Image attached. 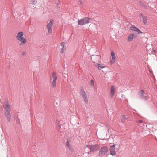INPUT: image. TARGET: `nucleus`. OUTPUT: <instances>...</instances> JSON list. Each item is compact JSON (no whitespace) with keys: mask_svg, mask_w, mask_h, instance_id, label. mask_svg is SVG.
Here are the masks:
<instances>
[{"mask_svg":"<svg viewBox=\"0 0 157 157\" xmlns=\"http://www.w3.org/2000/svg\"><path fill=\"white\" fill-rule=\"evenodd\" d=\"M142 121L141 120H139V121H138V122L140 123H142Z\"/></svg>","mask_w":157,"mask_h":157,"instance_id":"c85d7f7f","label":"nucleus"},{"mask_svg":"<svg viewBox=\"0 0 157 157\" xmlns=\"http://www.w3.org/2000/svg\"><path fill=\"white\" fill-rule=\"evenodd\" d=\"M52 76L53 78L52 81H56L57 79V77L55 72H53L52 73Z\"/></svg>","mask_w":157,"mask_h":157,"instance_id":"4468645a","label":"nucleus"},{"mask_svg":"<svg viewBox=\"0 0 157 157\" xmlns=\"http://www.w3.org/2000/svg\"><path fill=\"white\" fill-rule=\"evenodd\" d=\"M23 36L24 33L22 32H18L16 36V38L20 42V45H24L27 42V40Z\"/></svg>","mask_w":157,"mask_h":157,"instance_id":"f257e3e1","label":"nucleus"},{"mask_svg":"<svg viewBox=\"0 0 157 157\" xmlns=\"http://www.w3.org/2000/svg\"><path fill=\"white\" fill-rule=\"evenodd\" d=\"M116 90V89L113 85L111 86L110 89V95L112 97L113 96Z\"/></svg>","mask_w":157,"mask_h":157,"instance_id":"f8f14e48","label":"nucleus"},{"mask_svg":"<svg viewBox=\"0 0 157 157\" xmlns=\"http://www.w3.org/2000/svg\"><path fill=\"white\" fill-rule=\"evenodd\" d=\"M98 56H93L92 57H91V59L93 62L95 63L97 61V59L98 58Z\"/></svg>","mask_w":157,"mask_h":157,"instance_id":"2eb2a0df","label":"nucleus"},{"mask_svg":"<svg viewBox=\"0 0 157 157\" xmlns=\"http://www.w3.org/2000/svg\"><path fill=\"white\" fill-rule=\"evenodd\" d=\"M153 52L155 53H156L157 51L155 49L153 50Z\"/></svg>","mask_w":157,"mask_h":157,"instance_id":"c756f323","label":"nucleus"},{"mask_svg":"<svg viewBox=\"0 0 157 157\" xmlns=\"http://www.w3.org/2000/svg\"><path fill=\"white\" fill-rule=\"evenodd\" d=\"M140 19L142 21L144 25H146L147 23V17L146 16L143 15L142 14H140L139 15Z\"/></svg>","mask_w":157,"mask_h":157,"instance_id":"0eeeda50","label":"nucleus"},{"mask_svg":"<svg viewBox=\"0 0 157 157\" xmlns=\"http://www.w3.org/2000/svg\"><path fill=\"white\" fill-rule=\"evenodd\" d=\"M10 109H9L5 110L4 115L6 117L8 121L10 122L11 119V115L10 114Z\"/></svg>","mask_w":157,"mask_h":157,"instance_id":"423d86ee","label":"nucleus"},{"mask_svg":"<svg viewBox=\"0 0 157 157\" xmlns=\"http://www.w3.org/2000/svg\"><path fill=\"white\" fill-rule=\"evenodd\" d=\"M137 36V35L135 33H131L128 35L127 39V40L128 42L132 41L133 39L136 38Z\"/></svg>","mask_w":157,"mask_h":157,"instance_id":"9d476101","label":"nucleus"},{"mask_svg":"<svg viewBox=\"0 0 157 157\" xmlns=\"http://www.w3.org/2000/svg\"><path fill=\"white\" fill-rule=\"evenodd\" d=\"M84 92L85 91L84 90V88L83 87L81 88L80 89V92L82 93Z\"/></svg>","mask_w":157,"mask_h":157,"instance_id":"bb28decb","label":"nucleus"},{"mask_svg":"<svg viewBox=\"0 0 157 157\" xmlns=\"http://www.w3.org/2000/svg\"><path fill=\"white\" fill-rule=\"evenodd\" d=\"M81 95L84 98H86V94L85 92L81 93Z\"/></svg>","mask_w":157,"mask_h":157,"instance_id":"6ab92c4d","label":"nucleus"},{"mask_svg":"<svg viewBox=\"0 0 157 157\" xmlns=\"http://www.w3.org/2000/svg\"><path fill=\"white\" fill-rule=\"evenodd\" d=\"M90 19L88 17L83 18L78 20V24L80 25H83L89 23L90 22Z\"/></svg>","mask_w":157,"mask_h":157,"instance_id":"20e7f679","label":"nucleus"},{"mask_svg":"<svg viewBox=\"0 0 157 157\" xmlns=\"http://www.w3.org/2000/svg\"><path fill=\"white\" fill-rule=\"evenodd\" d=\"M56 81H52V87L53 88L55 87H56Z\"/></svg>","mask_w":157,"mask_h":157,"instance_id":"4be33fe9","label":"nucleus"},{"mask_svg":"<svg viewBox=\"0 0 157 157\" xmlns=\"http://www.w3.org/2000/svg\"><path fill=\"white\" fill-rule=\"evenodd\" d=\"M10 105H8V104H7L4 105L3 106V107L5 109V110L7 109H10Z\"/></svg>","mask_w":157,"mask_h":157,"instance_id":"f3484780","label":"nucleus"},{"mask_svg":"<svg viewBox=\"0 0 157 157\" xmlns=\"http://www.w3.org/2000/svg\"><path fill=\"white\" fill-rule=\"evenodd\" d=\"M62 46V48L60 50V52L61 53H64L66 49V47L63 43H61L60 44Z\"/></svg>","mask_w":157,"mask_h":157,"instance_id":"ddd939ff","label":"nucleus"},{"mask_svg":"<svg viewBox=\"0 0 157 157\" xmlns=\"http://www.w3.org/2000/svg\"><path fill=\"white\" fill-rule=\"evenodd\" d=\"M36 2V0H34V2Z\"/></svg>","mask_w":157,"mask_h":157,"instance_id":"7c9ffc66","label":"nucleus"},{"mask_svg":"<svg viewBox=\"0 0 157 157\" xmlns=\"http://www.w3.org/2000/svg\"><path fill=\"white\" fill-rule=\"evenodd\" d=\"M68 148H69V149L71 151H72V147L71 145H69V146H67Z\"/></svg>","mask_w":157,"mask_h":157,"instance_id":"a878e982","label":"nucleus"},{"mask_svg":"<svg viewBox=\"0 0 157 157\" xmlns=\"http://www.w3.org/2000/svg\"><path fill=\"white\" fill-rule=\"evenodd\" d=\"M130 29L132 31L136 32L138 34L143 33V32L140 31L138 28L136 27L134 25H132Z\"/></svg>","mask_w":157,"mask_h":157,"instance_id":"9b49d317","label":"nucleus"},{"mask_svg":"<svg viewBox=\"0 0 157 157\" xmlns=\"http://www.w3.org/2000/svg\"><path fill=\"white\" fill-rule=\"evenodd\" d=\"M71 142V140L70 139H67V142H66V145L67 146H69L70 145L69 143Z\"/></svg>","mask_w":157,"mask_h":157,"instance_id":"aec40b11","label":"nucleus"},{"mask_svg":"<svg viewBox=\"0 0 157 157\" xmlns=\"http://www.w3.org/2000/svg\"><path fill=\"white\" fill-rule=\"evenodd\" d=\"M84 100L86 103H88V99H84Z\"/></svg>","mask_w":157,"mask_h":157,"instance_id":"cd10ccee","label":"nucleus"},{"mask_svg":"<svg viewBox=\"0 0 157 157\" xmlns=\"http://www.w3.org/2000/svg\"><path fill=\"white\" fill-rule=\"evenodd\" d=\"M54 23V20L53 19H51L49 21V23L47 25V28L48 31V33L50 34L52 33V27L53 26Z\"/></svg>","mask_w":157,"mask_h":157,"instance_id":"39448f33","label":"nucleus"},{"mask_svg":"<svg viewBox=\"0 0 157 157\" xmlns=\"http://www.w3.org/2000/svg\"><path fill=\"white\" fill-rule=\"evenodd\" d=\"M115 144H113V145L110 146V151H115Z\"/></svg>","mask_w":157,"mask_h":157,"instance_id":"a211bd4d","label":"nucleus"},{"mask_svg":"<svg viewBox=\"0 0 157 157\" xmlns=\"http://www.w3.org/2000/svg\"><path fill=\"white\" fill-rule=\"evenodd\" d=\"M87 148L90 149V151L91 152H95L98 151L100 148L99 145L96 144L95 145H88L86 146Z\"/></svg>","mask_w":157,"mask_h":157,"instance_id":"f03ea898","label":"nucleus"},{"mask_svg":"<svg viewBox=\"0 0 157 157\" xmlns=\"http://www.w3.org/2000/svg\"><path fill=\"white\" fill-rule=\"evenodd\" d=\"M90 86L91 87H94V82L93 80L91 79L89 83Z\"/></svg>","mask_w":157,"mask_h":157,"instance_id":"dca6fc26","label":"nucleus"},{"mask_svg":"<svg viewBox=\"0 0 157 157\" xmlns=\"http://www.w3.org/2000/svg\"><path fill=\"white\" fill-rule=\"evenodd\" d=\"M110 55L111 57L110 59V63L111 65H112L115 63L116 60V58L115 53L114 52H111Z\"/></svg>","mask_w":157,"mask_h":157,"instance_id":"1a4fd4ad","label":"nucleus"},{"mask_svg":"<svg viewBox=\"0 0 157 157\" xmlns=\"http://www.w3.org/2000/svg\"><path fill=\"white\" fill-rule=\"evenodd\" d=\"M95 66L99 70H101L102 69L106 68V65L105 64L102 63H96L95 64Z\"/></svg>","mask_w":157,"mask_h":157,"instance_id":"6e6552de","label":"nucleus"},{"mask_svg":"<svg viewBox=\"0 0 157 157\" xmlns=\"http://www.w3.org/2000/svg\"><path fill=\"white\" fill-rule=\"evenodd\" d=\"M15 120L16 121V123H17L18 124H19L20 123V121L17 118H16Z\"/></svg>","mask_w":157,"mask_h":157,"instance_id":"393cba45","label":"nucleus"},{"mask_svg":"<svg viewBox=\"0 0 157 157\" xmlns=\"http://www.w3.org/2000/svg\"><path fill=\"white\" fill-rule=\"evenodd\" d=\"M110 154L113 156H114L116 155V153L115 151H110Z\"/></svg>","mask_w":157,"mask_h":157,"instance_id":"412c9836","label":"nucleus"},{"mask_svg":"<svg viewBox=\"0 0 157 157\" xmlns=\"http://www.w3.org/2000/svg\"><path fill=\"white\" fill-rule=\"evenodd\" d=\"M126 119V118L125 117V116L123 115L121 120V121L123 122H124Z\"/></svg>","mask_w":157,"mask_h":157,"instance_id":"5701e85b","label":"nucleus"},{"mask_svg":"<svg viewBox=\"0 0 157 157\" xmlns=\"http://www.w3.org/2000/svg\"><path fill=\"white\" fill-rule=\"evenodd\" d=\"M108 151V148L106 146H103L100 149L99 152V155L100 157H102L105 155Z\"/></svg>","mask_w":157,"mask_h":157,"instance_id":"7ed1b4c3","label":"nucleus"},{"mask_svg":"<svg viewBox=\"0 0 157 157\" xmlns=\"http://www.w3.org/2000/svg\"><path fill=\"white\" fill-rule=\"evenodd\" d=\"M144 93V90H141L139 94L140 96L141 97H142V96L143 95V94Z\"/></svg>","mask_w":157,"mask_h":157,"instance_id":"b1692460","label":"nucleus"}]
</instances>
